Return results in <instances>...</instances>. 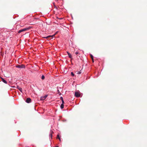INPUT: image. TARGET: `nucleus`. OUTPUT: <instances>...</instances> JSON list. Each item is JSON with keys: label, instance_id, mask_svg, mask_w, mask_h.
<instances>
[{"label": "nucleus", "instance_id": "1", "mask_svg": "<svg viewBox=\"0 0 147 147\" xmlns=\"http://www.w3.org/2000/svg\"><path fill=\"white\" fill-rule=\"evenodd\" d=\"M29 29V28H25L22 29L20 30H19L18 33H20L22 32L26 31Z\"/></svg>", "mask_w": 147, "mask_h": 147}, {"label": "nucleus", "instance_id": "2", "mask_svg": "<svg viewBox=\"0 0 147 147\" xmlns=\"http://www.w3.org/2000/svg\"><path fill=\"white\" fill-rule=\"evenodd\" d=\"M17 67L19 68H25V65H24L22 64L21 65H18L16 66Z\"/></svg>", "mask_w": 147, "mask_h": 147}, {"label": "nucleus", "instance_id": "3", "mask_svg": "<svg viewBox=\"0 0 147 147\" xmlns=\"http://www.w3.org/2000/svg\"><path fill=\"white\" fill-rule=\"evenodd\" d=\"M75 96L77 97H79L80 96V94L79 91H76L75 94Z\"/></svg>", "mask_w": 147, "mask_h": 147}, {"label": "nucleus", "instance_id": "4", "mask_svg": "<svg viewBox=\"0 0 147 147\" xmlns=\"http://www.w3.org/2000/svg\"><path fill=\"white\" fill-rule=\"evenodd\" d=\"M47 95H45V96L41 97L40 99V100H44L47 97Z\"/></svg>", "mask_w": 147, "mask_h": 147}, {"label": "nucleus", "instance_id": "5", "mask_svg": "<svg viewBox=\"0 0 147 147\" xmlns=\"http://www.w3.org/2000/svg\"><path fill=\"white\" fill-rule=\"evenodd\" d=\"M31 99L30 98H27L26 99V102L27 103H29L31 102Z\"/></svg>", "mask_w": 147, "mask_h": 147}, {"label": "nucleus", "instance_id": "6", "mask_svg": "<svg viewBox=\"0 0 147 147\" xmlns=\"http://www.w3.org/2000/svg\"><path fill=\"white\" fill-rule=\"evenodd\" d=\"M54 36V35L53 36H49L46 37H43V38H47V39H49V38H52L53 37V36Z\"/></svg>", "mask_w": 147, "mask_h": 147}, {"label": "nucleus", "instance_id": "7", "mask_svg": "<svg viewBox=\"0 0 147 147\" xmlns=\"http://www.w3.org/2000/svg\"><path fill=\"white\" fill-rule=\"evenodd\" d=\"M67 54L69 56V58L72 59V56L68 52H67Z\"/></svg>", "mask_w": 147, "mask_h": 147}, {"label": "nucleus", "instance_id": "8", "mask_svg": "<svg viewBox=\"0 0 147 147\" xmlns=\"http://www.w3.org/2000/svg\"><path fill=\"white\" fill-rule=\"evenodd\" d=\"M17 88L21 92H22V89L21 88L19 87V86H17Z\"/></svg>", "mask_w": 147, "mask_h": 147}, {"label": "nucleus", "instance_id": "9", "mask_svg": "<svg viewBox=\"0 0 147 147\" xmlns=\"http://www.w3.org/2000/svg\"><path fill=\"white\" fill-rule=\"evenodd\" d=\"M1 79H2V81L3 82L5 83V84H7V82L4 79L1 78Z\"/></svg>", "mask_w": 147, "mask_h": 147}, {"label": "nucleus", "instance_id": "10", "mask_svg": "<svg viewBox=\"0 0 147 147\" xmlns=\"http://www.w3.org/2000/svg\"><path fill=\"white\" fill-rule=\"evenodd\" d=\"M61 109H63L64 108V104H62L61 105Z\"/></svg>", "mask_w": 147, "mask_h": 147}, {"label": "nucleus", "instance_id": "11", "mask_svg": "<svg viewBox=\"0 0 147 147\" xmlns=\"http://www.w3.org/2000/svg\"><path fill=\"white\" fill-rule=\"evenodd\" d=\"M57 138H58L59 140L60 141H61V139H60V138L59 137V135H57Z\"/></svg>", "mask_w": 147, "mask_h": 147}, {"label": "nucleus", "instance_id": "12", "mask_svg": "<svg viewBox=\"0 0 147 147\" xmlns=\"http://www.w3.org/2000/svg\"><path fill=\"white\" fill-rule=\"evenodd\" d=\"M41 78L42 80H44L45 79V76H44L43 75L41 76Z\"/></svg>", "mask_w": 147, "mask_h": 147}, {"label": "nucleus", "instance_id": "13", "mask_svg": "<svg viewBox=\"0 0 147 147\" xmlns=\"http://www.w3.org/2000/svg\"><path fill=\"white\" fill-rule=\"evenodd\" d=\"M71 74L72 76H74V74L73 72H71Z\"/></svg>", "mask_w": 147, "mask_h": 147}, {"label": "nucleus", "instance_id": "14", "mask_svg": "<svg viewBox=\"0 0 147 147\" xmlns=\"http://www.w3.org/2000/svg\"><path fill=\"white\" fill-rule=\"evenodd\" d=\"M90 57H91V59H93V55H92L90 54Z\"/></svg>", "mask_w": 147, "mask_h": 147}, {"label": "nucleus", "instance_id": "15", "mask_svg": "<svg viewBox=\"0 0 147 147\" xmlns=\"http://www.w3.org/2000/svg\"><path fill=\"white\" fill-rule=\"evenodd\" d=\"M62 104H64V101H63V100H62Z\"/></svg>", "mask_w": 147, "mask_h": 147}, {"label": "nucleus", "instance_id": "16", "mask_svg": "<svg viewBox=\"0 0 147 147\" xmlns=\"http://www.w3.org/2000/svg\"><path fill=\"white\" fill-rule=\"evenodd\" d=\"M60 99H61V100H63V97H60Z\"/></svg>", "mask_w": 147, "mask_h": 147}, {"label": "nucleus", "instance_id": "17", "mask_svg": "<svg viewBox=\"0 0 147 147\" xmlns=\"http://www.w3.org/2000/svg\"><path fill=\"white\" fill-rule=\"evenodd\" d=\"M78 52H76V53H75V54H76V55H77L78 54Z\"/></svg>", "mask_w": 147, "mask_h": 147}, {"label": "nucleus", "instance_id": "18", "mask_svg": "<svg viewBox=\"0 0 147 147\" xmlns=\"http://www.w3.org/2000/svg\"><path fill=\"white\" fill-rule=\"evenodd\" d=\"M81 73V72H78L77 73V74H80Z\"/></svg>", "mask_w": 147, "mask_h": 147}, {"label": "nucleus", "instance_id": "19", "mask_svg": "<svg viewBox=\"0 0 147 147\" xmlns=\"http://www.w3.org/2000/svg\"><path fill=\"white\" fill-rule=\"evenodd\" d=\"M92 61L93 62H94V59H93H93H92Z\"/></svg>", "mask_w": 147, "mask_h": 147}, {"label": "nucleus", "instance_id": "20", "mask_svg": "<svg viewBox=\"0 0 147 147\" xmlns=\"http://www.w3.org/2000/svg\"><path fill=\"white\" fill-rule=\"evenodd\" d=\"M55 147H58V146H56Z\"/></svg>", "mask_w": 147, "mask_h": 147}, {"label": "nucleus", "instance_id": "21", "mask_svg": "<svg viewBox=\"0 0 147 147\" xmlns=\"http://www.w3.org/2000/svg\"><path fill=\"white\" fill-rule=\"evenodd\" d=\"M51 137H52V134H51Z\"/></svg>", "mask_w": 147, "mask_h": 147}]
</instances>
